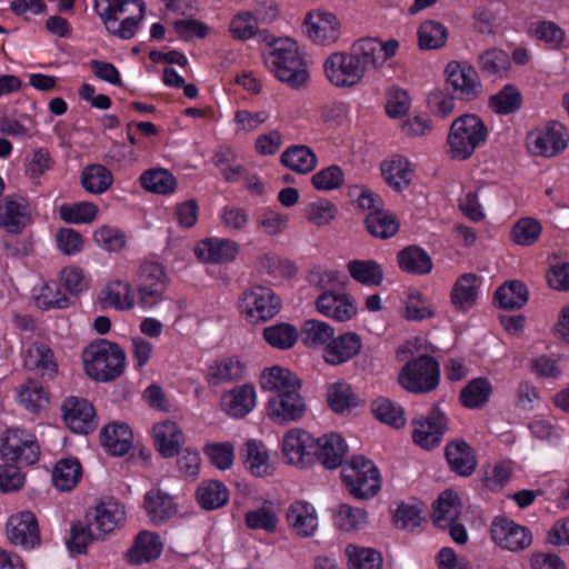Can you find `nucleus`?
<instances>
[{
  "mask_svg": "<svg viewBox=\"0 0 569 569\" xmlns=\"http://www.w3.org/2000/svg\"><path fill=\"white\" fill-rule=\"evenodd\" d=\"M222 406L234 418L247 416L256 406V390L251 385H242L222 396Z\"/></svg>",
  "mask_w": 569,
  "mask_h": 569,
  "instance_id": "obj_31",
  "label": "nucleus"
},
{
  "mask_svg": "<svg viewBox=\"0 0 569 569\" xmlns=\"http://www.w3.org/2000/svg\"><path fill=\"white\" fill-rule=\"evenodd\" d=\"M305 32L313 42H333L339 37V21L330 12H309L305 18Z\"/></svg>",
  "mask_w": 569,
  "mask_h": 569,
  "instance_id": "obj_22",
  "label": "nucleus"
},
{
  "mask_svg": "<svg viewBox=\"0 0 569 569\" xmlns=\"http://www.w3.org/2000/svg\"><path fill=\"white\" fill-rule=\"evenodd\" d=\"M487 137L488 129L478 116H460L451 123L447 138L450 157L457 160L470 158Z\"/></svg>",
  "mask_w": 569,
  "mask_h": 569,
  "instance_id": "obj_4",
  "label": "nucleus"
},
{
  "mask_svg": "<svg viewBox=\"0 0 569 569\" xmlns=\"http://www.w3.org/2000/svg\"><path fill=\"white\" fill-rule=\"evenodd\" d=\"M491 393V386L485 378L471 380L460 392L461 403L470 409H477L486 405Z\"/></svg>",
  "mask_w": 569,
  "mask_h": 569,
  "instance_id": "obj_55",
  "label": "nucleus"
},
{
  "mask_svg": "<svg viewBox=\"0 0 569 569\" xmlns=\"http://www.w3.org/2000/svg\"><path fill=\"white\" fill-rule=\"evenodd\" d=\"M113 182L111 171L101 164L87 166L81 173V183L90 193H103Z\"/></svg>",
  "mask_w": 569,
  "mask_h": 569,
  "instance_id": "obj_50",
  "label": "nucleus"
},
{
  "mask_svg": "<svg viewBox=\"0 0 569 569\" xmlns=\"http://www.w3.org/2000/svg\"><path fill=\"white\" fill-rule=\"evenodd\" d=\"M398 263L402 271L413 274H427L433 266L430 256L417 246L402 249L398 253Z\"/></svg>",
  "mask_w": 569,
  "mask_h": 569,
  "instance_id": "obj_42",
  "label": "nucleus"
},
{
  "mask_svg": "<svg viewBox=\"0 0 569 569\" xmlns=\"http://www.w3.org/2000/svg\"><path fill=\"white\" fill-rule=\"evenodd\" d=\"M512 477V468L510 462L500 461L495 465L482 466L479 473L481 486L491 491H500Z\"/></svg>",
  "mask_w": 569,
  "mask_h": 569,
  "instance_id": "obj_44",
  "label": "nucleus"
},
{
  "mask_svg": "<svg viewBox=\"0 0 569 569\" xmlns=\"http://www.w3.org/2000/svg\"><path fill=\"white\" fill-rule=\"evenodd\" d=\"M86 373L99 382L118 379L126 369V352L116 342L96 339L82 352Z\"/></svg>",
  "mask_w": 569,
  "mask_h": 569,
  "instance_id": "obj_3",
  "label": "nucleus"
},
{
  "mask_svg": "<svg viewBox=\"0 0 569 569\" xmlns=\"http://www.w3.org/2000/svg\"><path fill=\"white\" fill-rule=\"evenodd\" d=\"M283 166L297 173H309L317 167V156L306 144H293L287 148L281 154Z\"/></svg>",
  "mask_w": 569,
  "mask_h": 569,
  "instance_id": "obj_36",
  "label": "nucleus"
},
{
  "mask_svg": "<svg viewBox=\"0 0 569 569\" xmlns=\"http://www.w3.org/2000/svg\"><path fill=\"white\" fill-rule=\"evenodd\" d=\"M349 569H381L382 557L371 548H361L349 545L346 548Z\"/></svg>",
  "mask_w": 569,
  "mask_h": 569,
  "instance_id": "obj_58",
  "label": "nucleus"
},
{
  "mask_svg": "<svg viewBox=\"0 0 569 569\" xmlns=\"http://www.w3.org/2000/svg\"><path fill=\"white\" fill-rule=\"evenodd\" d=\"M8 540L24 550H32L41 545L37 517L29 510L12 515L6 526Z\"/></svg>",
  "mask_w": 569,
  "mask_h": 569,
  "instance_id": "obj_16",
  "label": "nucleus"
},
{
  "mask_svg": "<svg viewBox=\"0 0 569 569\" xmlns=\"http://www.w3.org/2000/svg\"><path fill=\"white\" fill-rule=\"evenodd\" d=\"M104 293V301L118 310H129L134 306V297L129 282L114 280L106 287Z\"/></svg>",
  "mask_w": 569,
  "mask_h": 569,
  "instance_id": "obj_59",
  "label": "nucleus"
},
{
  "mask_svg": "<svg viewBox=\"0 0 569 569\" xmlns=\"http://www.w3.org/2000/svg\"><path fill=\"white\" fill-rule=\"evenodd\" d=\"M244 372L243 365L236 359L228 358L212 362L206 375V381L209 386H219L242 378Z\"/></svg>",
  "mask_w": 569,
  "mask_h": 569,
  "instance_id": "obj_41",
  "label": "nucleus"
},
{
  "mask_svg": "<svg viewBox=\"0 0 569 569\" xmlns=\"http://www.w3.org/2000/svg\"><path fill=\"white\" fill-rule=\"evenodd\" d=\"M502 7L499 1H492L486 7H478L472 16L475 29L483 34L492 33L502 12Z\"/></svg>",
  "mask_w": 569,
  "mask_h": 569,
  "instance_id": "obj_61",
  "label": "nucleus"
},
{
  "mask_svg": "<svg viewBox=\"0 0 569 569\" xmlns=\"http://www.w3.org/2000/svg\"><path fill=\"white\" fill-rule=\"evenodd\" d=\"M229 491L227 487L217 480H210L199 486L197 490V500L201 508L214 510L221 508L228 502Z\"/></svg>",
  "mask_w": 569,
  "mask_h": 569,
  "instance_id": "obj_46",
  "label": "nucleus"
},
{
  "mask_svg": "<svg viewBox=\"0 0 569 569\" xmlns=\"http://www.w3.org/2000/svg\"><path fill=\"white\" fill-rule=\"evenodd\" d=\"M143 508L153 525L164 523L177 512L172 497L159 489L146 493Z\"/></svg>",
  "mask_w": 569,
  "mask_h": 569,
  "instance_id": "obj_32",
  "label": "nucleus"
},
{
  "mask_svg": "<svg viewBox=\"0 0 569 569\" xmlns=\"http://www.w3.org/2000/svg\"><path fill=\"white\" fill-rule=\"evenodd\" d=\"M329 82L337 88H352L365 78L362 69L355 61L350 51L331 53L323 63Z\"/></svg>",
  "mask_w": 569,
  "mask_h": 569,
  "instance_id": "obj_15",
  "label": "nucleus"
},
{
  "mask_svg": "<svg viewBox=\"0 0 569 569\" xmlns=\"http://www.w3.org/2000/svg\"><path fill=\"white\" fill-rule=\"evenodd\" d=\"M140 183L149 192L168 194L174 191L177 179L168 170L156 168L144 171L140 177Z\"/></svg>",
  "mask_w": 569,
  "mask_h": 569,
  "instance_id": "obj_48",
  "label": "nucleus"
},
{
  "mask_svg": "<svg viewBox=\"0 0 569 569\" xmlns=\"http://www.w3.org/2000/svg\"><path fill=\"white\" fill-rule=\"evenodd\" d=\"M439 380V362L427 355L409 360L398 376L400 386L412 393L430 392L438 387Z\"/></svg>",
  "mask_w": 569,
  "mask_h": 569,
  "instance_id": "obj_6",
  "label": "nucleus"
},
{
  "mask_svg": "<svg viewBox=\"0 0 569 569\" xmlns=\"http://www.w3.org/2000/svg\"><path fill=\"white\" fill-rule=\"evenodd\" d=\"M30 222V211L23 198L16 200L7 197L0 203V227L4 228L9 233H20Z\"/></svg>",
  "mask_w": 569,
  "mask_h": 569,
  "instance_id": "obj_26",
  "label": "nucleus"
},
{
  "mask_svg": "<svg viewBox=\"0 0 569 569\" xmlns=\"http://www.w3.org/2000/svg\"><path fill=\"white\" fill-rule=\"evenodd\" d=\"M347 267L352 279L365 286H379L383 280L382 268L375 260H351Z\"/></svg>",
  "mask_w": 569,
  "mask_h": 569,
  "instance_id": "obj_49",
  "label": "nucleus"
},
{
  "mask_svg": "<svg viewBox=\"0 0 569 569\" xmlns=\"http://www.w3.org/2000/svg\"><path fill=\"white\" fill-rule=\"evenodd\" d=\"M419 47L425 50L439 49L448 39L447 28L437 21L428 20L420 24L418 30Z\"/></svg>",
  "mask_w": 569,
  "mask_h": 569,
  "instance_id": "obj_56",
  "label": "nucleus"
},
{
  "mask_svg": "<svg viewBox=\"0 0 569 569\" xmlns=\"http://www.w3.org/2000/svg\"><path fill=\"white\" fill-rule=\"evenodd\" d=\"M569 144V130L559 121H549L527 133L526 146L533 156L552 158L562 153Z\"/></svg>",
  "mask_w": 569,
  "mask_h": 569,
  "instance_id": "obj_8",
  "label": "nucleus"
},
{
  "mask_svg": "<svg viewBox=\"0 0 569 569\" xmlns=\"http://www.w3.org/2000/svg\"><path fill=\"white\" fill-rule=\"evenodd\" d=\"M381 172L386 182L396 191H401L411 181L412 170L410 163L401 157L385 161L381 164Z\"/></svg>",
  "mask_w": 569,
  "mask_h": 569,
  "instance_id": "obj_45",
  "label": "nucleus"
},
{
  "mask_svg": "<svg viewBox=\"0 0 569 569\" xmlns=\"http://www.w3.org/2000/svg\"><path fill=\"white\" fill-rule=\"evenodd\" d=\"M94 10L102 21H119L127 16L143 18L146 6L142 0H96Z\"/></svg>",
  "mask_w": 569,
  "mask_h": 569,
  "instance_id": "obj_28",
  "label": "nucleus"
},
{
  "mask_svg": "<svg viewBox=\"0 0 569 569\" xmlns=\"http://www.w3.org/2000/svg\"><path fill=\"white\" fill-rule=\"evenodd\" d=\"M460 513L458 495L452 490H445L435 501L432 521L436 527L445 530L450 522L458 520Z\"/></svg>",
  "mask_w": 569,
  "mask_h": 569,
  "instance_id": "obj_33",
  "label": "nucleus"
},
{
  "mask_svg": "<svg viewBox=\"0 0 569 569\" xmlns=\"http://www.w3.org/2000/svg\"><path fill=\"white\" fill-rule=\"evenodd\" d=\"M361 348L360 337L355 332H346L330 339L323 348L322 358L328 365L339 366L356 357Z\"/></svg>",
  "mask_w": 569,
  "mask_h": 569,
  "instance_id": "obj_23",
  "label": "nucleus"
},
{
  "mask_svg": "<svg viewBox=\"0 0 569 569\" xmlns=\"http://www.w3.org/2000/svg\"><path fill=\"white\" fill-rule=\"evenodd\" d=\"M260 387L273 392L267 401L266 415L277 425L300 421L307 412V403L300 395L301 381L290 370L274 366L264 369Z\"/></svg>",
  "mask_w": 569,
  "mask_h": 569,
  "instance_id": "obj_1",
  "label": "nucleus"
},
{
  "mask_svg": "<svg viewBox=\"0 0 569 569\" xmlns=\"http://www.w3.org/2000/svg\"><path fill=\"white\" fill-rule=\"evenodd\" d=\"M82 467L77 458L59 460L52 471V481L60 491H70L80 481Z\"/></svg>",
  "mask_w": 569,
  "mask_h": 569,
  "instance_id": "obj_40",
  "label": "nucleus"
},
{
  "mask_svg": "<svg viewBox=\"0 0 569 569\" xmlns=\"http://www.w3.org/2000/svg\"><path fill=\"white\" fill-rule=\"evenodd\" d=\"M163 545L159 535L143 530L136 537L132 547L127 551V561L131 565H142L160 557Z\"/></svg>",
  "mask_w": 569,
  "mask_h": 569,
  "instance_id": "obj_27",
  "label": "nucleus"
},
{
  "mask_svg": "<svg viewBox=\"0 0 569 569\" xmlns=\"http://www.w3.org/2000/svg\"><path fill=\"white\" fill-rule=\"evenodd\" d=\"M371 408L375 417L386 425L396 429L402 428L406 425L403 408L387 398L375 400Z\"/></svg>",
  "mask_w": 569,
  "mask_h": 569,
  "instance_id": "obj_54",
  "label": "nucleus"
},
{
  "mask_svg": "<svg viewBox=\"0 0 569 569\" xmlns=\"http://www.w3.org/2000/svg\"><path fill=\"white\" fill-rule=\"evenodd\" d=\"M239 252L236 241L220 238H207L201 240L194 253L197 258L208 263H226L232 261Z\"/></svg>",
  "mask_w": 569,
  "mask_h": 569,
  "instance_id": "obj_24",
  "label": "nucleus"
},
{
  "mask_svg": "<svg viewBox=\"0 0 569 569\" xmlns=\"http://www.w3.org/2000/svg\"><path fill=\"white\" fill-rule=\"evenodd\" d=\"M311 183L319 191L339 189L345 183V173L338 164H331L316 172L311 177Z\"/></svg>",
  "mask_w": 569,
  "mask_h": 569,
  "instance_id": "obj_62",
  "label": "nucleus"
},
{
  "mask_svg": "<svg viewBox=\"0 0 569 569\" xmlns=\"http://www.w3.org/2000/svg\"><path fill=\"white\" fill-rule=\"evenodd\" d=\"M298 331L295 326L281 322L263 329L264 340L273 348L287 350L293 347L298 340Z\"/></svg>",
  "mask_w": 569,
  "mask_h": 569,
  "instance_id": "obj_53",
  "label": "nucleus"
},
{
  "mask_svg": "<svg viewBox=\"0 0 569 569\" xmlns=\"http://www.w3.org/2000/svg\"><path fill=\"white\" fill-rule=\"evenodd\" d=\"M348 446L345 439L336 432L315 438L312 465L320 462L326 469H337L342 465Z\"/></svg>",
  "mask_w": 569,
  "mask_h": 569,
  "instance_id": "obj_20",
  "label": "nucleus"
},
{
  "mask_svg": "<svg viewBox=\"0 0 569 569\" xmlns=\"http://www.w3.org/2000/svg\"><path fill=\"white\" fill-rule=\"evenodd\" d=\"M315 438L307 431L295 428L282 439V456L287 463L308 468L312 466Z\"/></svg>",
  "mask_w": 569,
  "mask_h": 569,
  "instance_id": "obj_17",
  "label": "nucleus"
},
{
  "mask_svg": "<svg viewBox=\"0 0 569 569\" xmlns=\"http://www.w3.org/2000/svg\"><path fill=\"white\" fill-rule=\"evenodd\" d=\"M239 309L248 322H266L279 313L281 299L271 288L254 284L242 293Z\"/></svg>",
  "mask_w": 569,
  "mask_h": 569,
  "instance_id": "obj_7",
  "label": "nucleus"
},
{
  "mask_svg": "<svg viewBox=\"0 0 569 569\" xmlns=\"http://www.w3.org/2000/svg\"><path fill=\"white\" fill-rule=\"evenodd\" d=\"M490 537L501 549L519 552L532 543L529 528L521 526L507 517H495L490 525Z\"/></svg>",
  "mask_w": 569,
  "mask_h": 569,
  "instance_id": "obj_13",
  "label": "nucleus"
},
{
  "mask_svg": "<svg viewBox=\"0 0 569 569\" xmlns=\"http://www.w3.org/2000/svg\"><path fill=\"white\" fill-rule=\"evenodd\" d=\"M445 458L451 472L468 478L478 466V458L472 447L463 439L447 442Z\"/></svg>",
  "mask_w": 569,
  "mask_h": 569,
  "instance_id": "obj_21",
  "label": "nucleus"
},
{
  "mask_svg": "<svg viewBox=\"0 0 569 569\" xmlns=\"http://www.w3.org/2000/svg\"><path fill=\"white\" fill-rule=\"evenodd\" d=\"M541 233V224L533 218L520 219L511 230L512 240L520 246H531Z\"/></svg>",
  "mask_w": 569,
  "mask_h": 569,
  "instance_id": "obj_64",
  "label": "nucleus"
},
{
  "mask_svg": "<svg viewBox=\"0 0 569 569\" xmlns=\"http://www.w3.org/2000/svg\"><path fill=\"white\" fill-rule=\"evenodd\" d=\"M154 446L163 458H172L179 455L184 443V435L177 422L164 420L153 426Z\"/></svg>",
  "mask_w": 569,
  "mask_h": 569,
  "instance_id": "obj_25",
  "label": "nucleus"
},
{
  "mask_svg": "<svg viewBox=\"0 0 569 569\" xmlns=\"http://www.w3.org/2000/svg\"><path fill=\"white\" fill-rule=\"evenodd\" d=\"M17 400L26 410L38 413L48 406L49 393L39 381L28 379L19 387Z\"/></svg>",
  "mask_w": 569,
  "mask_h": 569,
  "instance_id": "obj_39",
  "label": "nucleus"
},
{
  "mask_svg": "<svg viewBox=\"0 0 569 569\" xmlns=\"http://www.w3.org/2000/svg\"><path fill=\"white\" fill-rule=\"evenodd\" d=\"M398 48L399 43L393 39L381 42L376 38H362L355 41L349 51L366 76L367 71L381 68Z\"/></svg>",
  "mask_w": 569,
  "mask_h": 569,
  "instance_id": "obj_11",
  "label": "nucleus"
},
{
  "mask_svg": "<svg viewBox=\"0 0 569 569\" xmlns=\"http://www.w3.org/2000/svg\"><path fill=\"white\" fill-rule=\"evenodd\" d=\"M133 435L126 423L112 422L100 432L101 446L112 456H124L132 448Z\"/></svg>",
  "mask_w": 569,
  "mask_h": 569,
  "instance_id": "obj_29",
  "label": "nucleus"
},
{
  "mask_svg": "<svg viewBox=\"0 0 569 569\" xmlns=\"http://www.w3.org/2000/svg\"><path fill=\"white\" fill-rule=\"evenodd\" d=\"M63 420L71 431L88 435L97 427L93 406L83 398H69L62 405Z\"/></svg>",
  "mask_w": 569,
  "mask_h": 569,
  "instance_id": "obj_19",
  "label": "nucleus"
},
{
  "mask_svg": "<svg viewBox=\"0 0 569 569\" xmlns=\"http://www.w3.org/2000/svg\"><path fill=\"white\" fill-rule=\"evenodd\" d=\"M447 83L456 98L472 101L482 92V83L476 68L467 61H450L445 69Z\"/></svg>",
  "mask_w": 569,
  "mask_h": 569,
  "instance_id": "obj_12",
  "label": "nucleus"
},
{
  "mask_svg": "<svg viewBox=\"0 0 569 569\" xmlns=\"http://www.w3.org/2000/svg\"><path fill=\"white\" fill-rule=\"evenodd\" d=\"M40 447L31 433L8 429L0 439V457L16 465L31 466L39 460Z\"/></svg>",
  "mask_w": 569,
  "mask_h": 569,
  "instance_id": "obj_9",
  "label": "nucleus"
},
{
  "mask_svg": "<svg viewBox=\"0 0 569 569\" xmlns=\"http://www.w3.org/2000/svg\"><path fill=\"white\" fill-rule=\"evenodd\" d=\"M529 299V290L520 280H509L502 283L495 292V301L505 310L521 309Z\"/></svg>",
  "mask_w": 569,
  "mask_h": 569,
  "instance_id": "obj_34",
  "label": "nucleus"
},
{
  "mask_svg": "<svg viewBox=\"0 0 569 569\" xmlns=\"http://www.w3.org/2000/svg\"><path fill=\"white\" fill-rule=\"evenodd\" d=\"M264 63L279 81L291 89L299 90L309 81V71L293 39L274 40L264 56Z\"/></svg>",
  "mask_w": 569,
  "mask_h": 569,
  "instance_id": "obj_2",
  "label": "nucleus"
},
{
  "mask_svg": "<svg viewBox=\"0 0 569 569\" xmlns=\"http://www.w3.org/2000/svg\"><path fill=\"white\" fill-rule=\"evenodd\" d=\"M287 521L290 528L301 537H311L318 528L315 508L305 501H296L287 511Z\"/></svg>",
  "mask_w": 569,
  "mask_h": 569,
  "instance_id": "obj_30",
  "label": "nucleus"
},
{
  "mask_svg": "<svg viewBox=\"0 0 569 569\" xmlns=\"http://www.w3.org/2000/svg\"><path fill=\"white\" fill-rule=\"evenodd\" d=\"M138 303L142 308H152L163 300L168 287L164 268L158 262H144L137 278Z\"/></svg>",
  "mask_w": 569,
  "mask_h": 569,
  "instance_id": "obj_10",
  "label": "nucleus"
},
{
  "mask_svg": "<svg viewBox=\"0 0 569 569\" xmlns=\"http://www.w3.org/2000/svg\"><path fill=\"white\" fill-rule=\"evenodd\" d=\"M341 479L350 495L368 499L380 490V473L375 463L365 456H355L342 467Z\"/></svg>",
  "mask_w": 569,
  "mask_h": 569,
  "instance_id": "obj_5",
  "label": "nucleus"
},
{
  "mask_svg": "<svg viewBox=\"0 0 569 569\" xmlns=\"http://www.w3.org/2000/svg\"><path fill=\"white\" fill-rule=\"evenodd\" d=\"M480 279L473 273L460 276L451 291V302L460 311L472 308L477 301Z\"/></svg>",
  "mask_w": 569,
  "mask_h": 569,
  "instance_id": "obj_35",
  "label": "nucleus"
},
{
  "mask_svg": "<svg viewBox=\"0 0 569 569\" xmlns=\"http://www.w3.org/2000/svg\"><path fill=\"white\" fill-rule=\"evenodd\" d=\"M84 518L89 523L94 525L98 535L104 537L123 525L126 511L122 505L109 498L101 500L93 509H89Z\"/></svg>",
  "mask_w": 569,
  "mask_h": 569,
  "instance_id": "obj_18",
  "label": "nucleus"
},
{
  "mask_svg": "<svg viewBox=\"0 0 569 569\" xmlns=\"http://www.w3.org/2000/svg\"><path fill=\"white\" fill-rule=\"evenodd\" d=\"M448 425L447 415L439 406H433L426 416L412 421V440L423 449H432L441 442L443 435L448 431Z\"/></svg>",
  "mask_w": 569,
  "mask_h": 569,
  "instance_id": "obj_14",
  "label": "nucleus"
},
{
  "mask_svg": "<svg viewBox=\"0 0 569 569\" xmlns=\"http://www.w3.org/2000/svg\"><path fill=\"white\" fill-rule=\"evenodd\" d=\"M23 365L30 370H40L42 375L52 377L58 366L53 359V352L44 342H33L23 356Z\"/></svg>",
  "mask_w": 569,
  "mask_h": 569,
  "instance_id": "obj_38",
  "label": "nucleus"
},
{
  "mask_svg": "<svg viewBox=\"0 0 569 569\" xmlns=\"http://www.w3.org/2000/svg\"><path fill=\"white\" fill-rule=\"evenodd\" d=\"M365 223L368 232L379 239L391 238L399 230V221L397 217L383 209L370 211Z\"/></svg>",
  "mask_w": 569,
  "mask_h": 569,
  "instance_id": "obj_43",
  "label": "nucleus"
},
{
  "mask_svg": "<svg viewBox=\"0 0 569 569\" xmlns=\"http://www.w3.org/2000/svg\"><path fill=\"white\" fill-rule=\"evenodd\" d=\"M335 335V329L319 320L310 319L303 322L301 328V340L310 348L327 346Z\"/></svg>",
  "mask_w": 569,
  "mask_h": 569,
  "instance_id": "obj_51",
  "label": "nucleus"
},
{
  "mask_svg": "<svg viewBox=\"0 0 569 569\" xmlns=\"http://www.w3.org/2000/svg\"><path fill=\"white\" fill-rule=\"evenodd\" d=\"M102 536L98 535L94 525L76 521L70 528V538L68 539V548L71 552L86 553L87 547L96 539H100Z\"/></svg>",
  "mask_w": 569,
  "mask_h": 569,
  "instance_id": "obj_52",
  "label": "nucleus"
},
{
  "mask_svg": "<svg viewBox=\"0 0 569 569\" xmlns=\"http://www.w3.org/2000/svg\"><path fill=\"white\" fill-rule=\"evenodd\" d=\"M488 104L497 114H510L521 108L522 96L516 86L508 83L489 98Z\"/></svg>",
  "mask_w": 569,
  "mask_h": 569,
  "instance_id": "obj_47",
  "label": "nucleus"
},
{
  "mask_svg": "<svg viewBox=\"0 0 569 569\" xmlns=\"http://www.w3.org/2000/svg\"><path fill=\"white\" fill-rule=\"evenodd\" d=\"M480 71L485 74L506 78L511 69L509 54L499 48H489L482 51L477 59Z\"/></svg>",
  "mask_w": 569,
  "mask_h": 569,
  "instance_id": "obj_37",
  "label": "nucleus"
},
{
  "mask_svg": "<svg viewBox=\"0 0 569 569\" xmlns=\"http://www.w3.org/2000/svg\"><path fill=\"white\" fill-rule=\"evenodd\" d=\"M59 214L68 223H90L97 218L98 207L88 201L62 204Z\"/></svg>",
  "mask_w": 569,
  "mask_h": 569,
  "instance_id": "obj_60",
  "label": "nucleus"
},
{
  "mask_svg": "<svg viewBox=\"0 0 569 569\" xmlns=\"http://www.w3.org/2000/svg\"><path fill=\"white\" fill-rule=\"evenodd\" d=\"M246 467L257 477L268 476L271 472L269 457L263 445L256 440L246 443Z\"/></svg>",
  "mask_w": 569,
  "mask_h": 569,
  "instance_id": "obj_57",
  "label": "nucleus"
},
{
  "mask_svg": "<svg viewBox=\"0 0 569 569\" xmlns=\"http://www.w3.org/2000/svg\"><path fill=\"white\" fill-rule=\"evenodd\" d=\"M93 239L101 249L110 252H119L127 242L126 233L122 230L109 226H102L96 230Z\"/></svg>",
  "mask_w": 569,
  "mask_h": 569,
  "instance_id": "obj_63",
  "label": "nucleus"
}]
</instances>
